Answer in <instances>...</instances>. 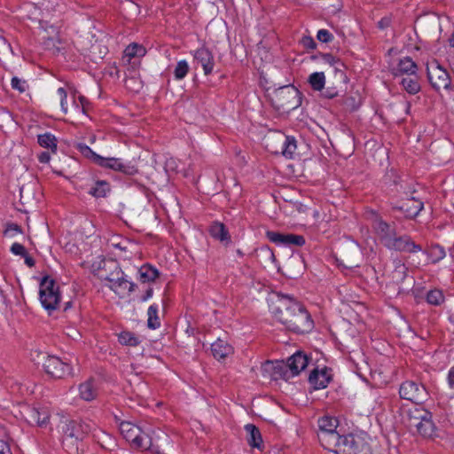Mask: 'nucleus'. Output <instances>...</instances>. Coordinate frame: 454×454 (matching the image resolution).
<instances>
[{
	"mask_svg": "<svg viewBox=\"0 0 454 454\" xmlns=\"http://www.w3.org/2000/svg\"><path fill=\"white\" fill-rule=\"evenodd\" d=\"M271 309L275 318L291 331L303 333L313 328V321L308 311L289 295H278Z\"/></svg>",
	"mask_w": 454,
	"mask_h": 454,
	"instance_id": "1",
	"label": "nucleus"
},
{
	"mask_svg": "<svg viewBox=\"0 0 454 454\" xmlns=\"http://www.w3.org/2000/svg\"><path fill=\"white\" fill-rule=\"evenodd\" d=\"M39 298L42 306L49 312L58 309L60 301V294L59 286L55 281L43 277L40 282Z\"/></svg>",
	"mask_w": 454,
	"mask_h": 454,
	"instance_id": "2",
	"label": "nucleus"
},
{
	"mask_svg": "<svg viewBox=\"0 0 454 454\" xmlns=\"http://www.w3.org/2000/svg\"><path fill=\"white\" fill-rule=\"evenodd\" d=\"M120 432L135 448L146 450L151 447L149 434L131 422L122 421L120 424Z\"/></svg>",
	"mask_w": 454,
	"mask_h": 454,
	"instance_id": "3",
	"label": "nucleus"
},
{
	"mask_svg": "<svg viewBox=\"0 0 454 454\" xmlns=\"http://www.w3.org/2000/svg\"><path fill=\"white\" fill-rule=\"evenodd\" d=\"M37 358L43 363L45 372L55 379H64L73 374L72 366L56 356L38 353Z\"/></svg>",
	"mask_w": 454,
	"mask_h": 454,
	"instance_id": "4",
	"label": "nucleus"
},
{
	"mask_svg": "<svg viewBox=\"0 0 454 454\" xmlns=\"http://www.w3.org/2000/svg\"><path fill=\"white\" fill-rule=\"evenodd\" d=\"M319 434L318 438L321 444L328 450H332L333 446L342 438L337 432L338 419L331 416H324L318 420Z\"/></svg>",
	"mask_w": 454,
	"mask_h": 454,
	"instance_id": "5",
	"label": "nucleus"
},
{
	"mask_svg": "<svg viewBox=\"0 0 454 454\" xmlns=\"http://www.w3.org/2000/svg\"><path fill=\"white\" fill-rule=\"evenodd\" d=\"M107 286L120 298L129 295L135 290L136 285L127 278L121 269L116 267L114 271L105 278Z\"/></svg>",
	"mask_w": 454,
	"mask_h": 454,
	"instance_id": "6",
	"label": "nucleus"
},
{
	"mask_svg": "<svg viewBox=\"0 0 454 454\" xmlns=\"http://www.w3.org/2000/svg\"><path fill=\"white\" fill-rule=\"evenodd\" d=\"M331 450L335 454H371L369 445L351 434L342 436Z\"/></svg>",
	"mask_w": 454,
	"mask_h": 454,
	"instance_id": "7",
	"label": "nucleus"
},
{
	"mask_svg": "<svg viewBox=\"0 0 454 454\" xmlns=\"http://www.w3.org/2000/svg\"><path fill=\"white\" fill-rule=\"evenodd\" d=\"M278 107L284 111H291L298 108L301 104L300 91L294 86L280 88L275 95Z\"/></svg>",
	"mask_w": 454,
	"mask_h": 454,
	"instance_id": "8",
	"label": "nucleus"
},
{
	"mask_svg": "<svg viewBox=\"0 0 454 454\" xmlns=\"http://www.w3.org/2000/svg\"><path fill=\"white\" fill-rule=\"evenodd\" d=\"M427 71L428 80L436 90H447L450 87V77L438 61L433 60L428 63Z\"/></svg>",
	"mask_w": 454,
	"mask_h": 454,
	"instance_id": "9",
	"label": "nucleus"
},
{
	"mask_svg": "<svg viewBox=\"0 0 454 454\" xmlns=\"http://www.w3.org/2000/svg\"><path fill=\"white\" fill-rule=\"evenodd\" d=\"M400 396L403 399L419 403L427 397V392L423 386L412 380L404 381L399 388Z\"/></svg>",
	"mask_w": 454,
	"mask_h": 454,
	"instance_id": "10",
	"label": "nucleus"
},
{
	"mask_svg": "<svg viewBox=\"0 0 454 454\" xmlns=\"http://www.w3.org/2000/svg\"><path fill=\"white\" fill-rule=\"evenodd\" d=\"M90 431V427L87 424L78 423L75 421H70L66 424L63 428V438L64 441H71L74 443L79 440H82Z\"/></svg>",
	"mask_w": 454,
	"mask_h": 454,
	"instance_id": "11",
	"label": "nucleus"
},
{
	"mask_svg": "<svg viewBox=\"0 0 454 454\" xmlns=\"http://www.w3.org/2000/svg\"><path fill=\"white\" fill-rule=\"evenodd\" d=\"M387 247L391 250L407 253H418L422 250V247L415 244L410 237H397L396 234L392 239L387 240Z\"/></svg>",
	"mask_w": 454,
	"mask_h": 454,
	"instance_id": "12",
	"label": "nucleus"
},
{
	"mask_svg": "<svg viewBox=\"0 0 454 454\" xmlns=\"http://www.w3.org/2000/svg\"><path fill=\"white\" fill-rule=\"evenodd\" d=\"M194 62L202 67L205 75L212 74L215 67V59L213 53L205 47L197 49L192 52Z\"/></svg>",
	"mask_w": 454,
	"mask_h": 454,
	"instance_id": "13",
	"label": "nucleus"
},
{
	"mask_svg": "<svg viewBox=\"0 0 454 454\" xmlns=\"http://www.w3.org/2000/svg\"><path fill=\"white\" fill-rule=\"evenodd\" d=\"M267 237L271 242L277 245L301 247L305 244V239L301 235L268 231Z\"/></svg>",
	"mask_w": 454,
	"mask_h": 454,
	"instance_id": "14",
	"label": "nucleus"
},
{
	"mask_svg": "<svg viewBox=\"0 0 454 454\" xmlns=\"http://www.w3.org/2000/svg\"><path fill=\"white\" fill-rule=\"evenodd\" d=\"M426 416H428V411L421 406L415 405L404 411L403 420L407 427L413 431Z\"/></svg>",
	"mask_w": 454,
	"mask_h": 454,
	"instance_id": "15",
	"label": "nucleus"
},
{
	"mask_svg": "<svg viewBox=\"0 0 454 454\" xmlns=\"http://www.w3.org/2000/svg\"><path fill=\"white\" fill-rule=\"evenodd\" d=\"M372 227L378 235L380 242L387 247V240L392 239L396 234L394 228H392L386 222L380 218H376L373 222Z\"/></svg>",
	"mask_w": 454,
	"mask_h": 454,
	"instance_id": "16",
	"label": "nucleus"
},
{
	"mask_svg": "<svg viewBox=\"0 0 454 454\" xmlns=\"http://www.w3.org/2000/svg\"><path fill=\"white\" fill-rule=\"evenodd\" d=\"M417 72V65L410 57H404L398 60L395 67L392 68V74L397 76L413 75Z\"/></svg>",
	"mask_w": 454,
	"mask_h": 454,
	"instance_id": "17",
	"label": "nucleus"
},
{
	"mask_svg": "<svg viewBox=\"0 0 454 454\" xmlns=\"http://www.w3.org/2000/svg\"><path fill=\"white\" fill-rule=\"evenodd\" d=\"M331 377L326 369L314 370L310 372L309 381L315 389H322L327 387Z\"/></svg>",
	"mask_w": 454,
	"mask_h": 454,
	"instance_id": "18",
	"label": "nucleus"
},
{
	"mask_svg": "<svg viewBox=\"0 0 454 454\" xmlns=\"http://www.w3.org/2000/svg\"><path fill=\"white\" fill-rule=\"evenodd\" d=\"M211 352L215 359L222 360L233 353V348L226 340L218 338L211 344Z\"/></svg>",
	"mask_w": 454,
	"mask_h": 454,
	"instance_id": "19",
	"label": "nucleus"
},
{
	"mask_svg": "<svg viewBox=\"0 0 454 454\" xmlns=\"http://www.w3.org/2000/svg\"><path fill=\"white\" fill-rule=\"evenodd\" d=\"M309 359L306 355L301 352H296L288 359V367L292 374L298 375L308 365Z\"/></svg>",
	"mask_w": 454,
	"mask_h": 454,
	"instance_id": "20",
	"label": "nucleus"
},
{
	"mask_svg": "<svg viewBox=\"0 0 454 454\" xmlns=\"http://www.w3.org/2000/svg\"><path fill=\"white\" fill-rule=\"evenodd\" d=\"M26 419L30 424L43 426L49 420V412L44 409L39 410L37 408H28Z\"/></svg>",
	"mask_w": 454,
	"mask_h": 454,
	"instance_id": "21",
	"label": "nucleus"
},
{
	"mask_svg": "<svg viewBox=\"0 0 454 454\" xmlns=\"http://www.w3.org/2000/svg\"><path fill=\"white\" fill-rule=\"evenodd\" d=\"M97 164L100 167L111 168L124 173L127 172L128 168V166L125 165L119 158H104L102 156H99V158H98Z\"/></svg>",
	"mask_w": 454,
	"mask_h": 454,
	"instance_id": "22",
	"label": "nucleus"
},
{
	"mask_svg": "<svg viewBox=\"0 0 454 454\" xmlns=\"http://www.w3.org/2000/svg\"><path fill=\"white\" fill-rule=\"evenodd\" d=\"M80 397L87 402L92 401L96 398L98 392L93 380H89L79 386Z\"/></svg>",
	"mask_w": 454,
	"mask_h": 454,
	"instance_id": "23",
	"label": "nucleus"
},
{
	"mask_svg": "<svg viewBox=\"0 0 454 454\" xmlns=\"http://www.w3.org/2000/svg\"><path fill=\"white\" fill-rule=\"evenodd\" d=\"M279 137L282 140V154L288 159L294 158L297 149L295 138L294 137L283 135H280Z\"/></svg>",
	"mask_w": 454,
	"mask_h": 454,
	"instance_id": "24",
	"label": "nucleus"
},
{
	"mask_svg": "<svg viewBox=\"0 0 454 454\" xmlns=\"http://www.w3.org/2000/svg\"><path fill=\"white\" fill-rule=\"evenodd\" d=\"M414 430L424 437H431L434 435V424L432 420L431 412L428 411V416H426Z\"/></svg>",
	"mask_w": 454,
	"mask_h": 454,
	"instance_id": "25",
	"label": "nucleus"
},
{
	"mask_svg": "<svg viewBox=\"0 0 454 454\" xmlns=\"http://www.w3.org/2000/svg\"><path fill=\"white\" fill-rule=\"evenodd\" d=\"M414 430L424 437H431L434 435V424L432 420L431 412L428 411V416H426Z\"/></svg>",
	"mask_w": 454,
	"mask_h": 454,
	"instance_id": "26",
	"label": "nucleus"
},
{
	"mask_svg": "<svg viewBox=\"0 0 454 454\" xmlns=\"http://www.w3.org/2000/svg\"><path fill=\"white\" fill-rule=\"evenodd\" d=\"M209 232L214 239L221 242L228 243L231 239L228 231L226 230L224 224L222 223H214L210 226Z\"/></svg>",
	"mask_w": 454,
	"mask_h": 454,
	"instance_id": "27",
	"label": "nucleus"
},
{
	"mask_svg": "<svg viewBox=\"0 0 454 454\" xmlns=\"http://www.w3.org/2000/svg\"><path fill=\"white\" fill-rule=\"evenodd\" d=\"M393 263L394 270L390 272L389 277L393 284L398 285L402 283L407 277V268L400 261H395Z\"/></svg>",
	"mask_w": 454,
	"mask_h": 454,
	"instance_id": "28",
	"label": "nucleus"
},
{
	"mask_svg": "<svg viewBox=\"0 0 454 454\" xmlns=\"http://www.w3.org/2000/svg\"><path fill=\"white\" fill-rule=\"evenodd\" d=\"M400 83L403 86V90L407 91L409 94L414 95L420 90V85L419 83V80L416 74L413 75H407L405 77H403Z\"/></svg>",
	"mask_w": 454,
	"mask_h": 454,
	"instance_id": "29",
	"label": "nucleus"
},
{
	"mask_svg": "<svg viewBox=\"0 0 454 454\" xmlns=\"http://www.w3.org/2000/svg\"><path fill=\"white\" fill-rule=\"evenodd\" d=\"M245 430L248 434L247 442L249 445L260 449L262 441L259 429L253 424H247L245 426Z\"/></svg>",
	"mask_w": 454,
	"mask_h": 454,
	"instance_id": "30",
	"label": "nucleus"
},
{
	"mask_svg": "<svg viewBox=\"0 0 454 454\" xmlns=\"http://www.w3.org/2000/svg\"><path fill=\"white\" fill-rule=\"evenodd\" d=\"M139 280L143 283L153 282L159 277V271L154 267L145 264L138 270Z\"/></svg>",
	"mask_w": 454,
	"mask_h": 454,
	"instance_id": "31",
	"label": "nucleus"
},
{
	"mask_svg": "<svg viewBox=\"0 0 454 454\" xmlns=\"http://www.w3.org/2000/svg\"><path fill=\"white\" fill-rule=\"evenodd\" d=\"M402 210L405 211L407 216L415 217L423 209V203L416 200H408L407 203H403L401 207Z\"/></svg>",
	"mask_w": 454,
	"mask_h": 454,
	"instance_id": "32",
	"label": "nucleus"
},
{
	"mask_svg": "<svg viewBox=\"0 0 454 454\" xmlns=\"http://www.w3.org/2000/svg\"><path fill=\"white\" fill-rule=\"evenodd\" d=\"M110 192V185L107 182L100 180L95 182L89 191V193L95 198H104Z\"/></svg>",
	"mask_w": 454,
	"mask_h": 454,
	"instance_id": "33",
	"label": "nucleus"
},
{
	"mask_svg": "<svg viewBox=\"0 0 454 454\" xmlns=\"http://www.w3.org/2000/svg\"><path fill=\"white\" fill-rule=\"evenodd\" d=\"M146 53L145 48L137 43L129 44L124 50V57L129 59V61L133 58H141Z\"/></svg>",
	"mask_w": 454,
	"mask_h": 454,
	"instance_id": "34",
	"label": "nucleus"
},
{
	"mask_svg": "<svg viewBox=\"0 0 454 454\" xmlns=\"http://www.w3.org/2000/svg\"><path fill=\"white\" fill-rule=\"evenodd\" d=\"M37 142L42 147L50 149L53 153L57 150V139L51 133L46 132L38 135Z\"/></svg>",
	"mask_w": 454,
	"mask_h": 454,
	"instance_id": "35",
	"label": "nucleus"
},
{
	"mask_svg": "<svg viewBox=\"0 0 454 454\" xmlns=\"http://www.w3.org/2000/svg\"><path fill=\"white\" fill-rule=\"evenodd\" d=\"M118 340L121 345L137 347L140 344V338L135 333L128 331H123L119 333Z\"/></svg>",
	"mask_w": 454,
	"mask_h": 454,
	"instance_id": "36",
	"label": "nucleus"
},
{
	"mask_svg": "<svg viewBox=\"0 0 454 454\" xmlns=\"http://www.w3.org/2000/svg\"><path fill=\"white\" fill-rule=\"evenodd\" d=\"M308 82L314 90L320 91L325 84V75L324 72H315L309 74Z\"/></svg>",
	"mask_w": 454,
	"mask_h": 454,
	"instance_id": "37",
	"label": "nucleus"
},
{
	"mask_svg": "<svg viewBox=\"0 0 454 454\" xmlns=\"http://www.w3.org/2000/svg\"><path fill=\"white\" fill-rule=\"evenodd\" d=\"M159 307L157 304H152L147 309V325L151 329H157L160 325L158 317Z\"/></svg>",
	"mask_w": 454,
	"mask_h": 454,
	"instance_id": "38",
	"label": "nucleus"
},
{
	"mask_svg": "<svg viewBox=\"0 0 454 454\" xmlns=\"http://www.w3.org/2000/svg\"><path fill=\"white\" fill-rule=\"evenodd\" d=\"M11 439L10 432L0 426V454H12L7 441Z\"/></svg>",
	"mask_w": 454,
	"mask_h": 454,
	"instance_id": "39",
	"label": "nucleus"
},
{
	"mask_svg": "<svg viewBox=\"0 0 454 454\" xmlns=\"http://www.w3.org/2000/svg\"><path fill=\"white\" fill-rule=\"evenodd\" d=\"M190 70V66L185 59L179 60L174 69V76L176 80H183Z\"/></svg>",
	"mask_w": 454,
	"mask_h": 454,
	"instance_id": "40",
	"label": "nucleus"
},
{
	"mask_svg": "<svg viewBox=\"0 0 454 454\" xmlns=\"http://www.w3.org/2000/svg\"><path fill=\"white\" fill-rule=\"evenodd\" d=\"M262 373L264 377L269 374L270 379H277V375L279 374L278 366H276L272 362L266 361L261 366Z\"/></svg>",
	"mask_w": 454,
	"mask_h": 454,
	"instance_id": "41",
	"label": "nucleus"
},
{
	"mask_svg": "<svg viewBox=\"0 0 454 454\" xmlns=\"http://www.w3.org/2000/svg\"><path fill=\"white\" fill-rule=\"evenodd\" d=\"M444 301L443 294L441 290H431L427 294V301L431 305H440Z\"/></svg>",
	"mask_w": 454,
	"mask_h": 454,
	"instance_id": "42",
	"label": "nucleus"
},
{
	"mask_svg": "<svg viewBox=\"0 0 454 454\" xmlns=\"http://www.w3.org/2000/svg\"><path fill=\"white\" fill-rule=\"evenodd\" d=\"M76 148L84 157L91 160L97 164L98 158H99L100 155L93 152L87 145L80 143L76 145Z\"/></svg>",
	"mask_w": 454,
	"mask_h": 454,
	"instance_id": "43",
	"label": "nucleus"
},
{
	"mask_svg": "<svg viewBox=\"0 0 454 454\" xmlns=\"http://www.w3.org/2000/svg\"><path fill=\"white\" fill-rule=\"evenodd\" d=\"M11 85L13 90H18L20 93L25 92L28 88L27 81L20 79L17 76L12 78Z\"/></svg>",
	"mask_w": 454,
	"mask_h": 454,
	"instance_id": "44",
	"label": "nucleus"
},
{
	"mask_svg": "<svg viewBox=\"0 0 454 454\" xmlns=\"http://www.w3.org/2000/svg\"><path fill=\"white\" fill-rule=\"evenodd\" d=\"M323 60L325 63L334 67L337 71L342 74L341 67H343V64L340 61V59H336L331 54H325L323 55Z\"/></svg>",
	"mask_w": 454,
	"mask_h": 454,
	"instance_id": "45",
	"label": "nucleus"
},
{
	"mask_svg": "<svg viewBox=\"0 0 454 454\" xmlns=\"http://www.w3.org/2000/svg\"><path fill=\"white\" fill-rule=\"evenodd\" d=\"M59 98H60V106H61V110L64 114H67V91L65 90L64 88H59L58 90H57Z\"/></svg>",
	"mask_w": 454,
	"mask_h": 454,
	"instance_id": "46",
	"label": "nucleus"
},
{
	"mask_svg": "<svg viewBox=\"0 0 454 454\" xmlns=\"http://www.w3.org/2000/svg\"><path fill=\"white\" fill-rule=\"evenodd\" d=\"M317 38L322 43H328L333 39V35L326 29L317 31Z\"/></svg>",
	"mask_w": 454,
	"mask_h": 454,
	"instance_id": "47",
	"label": "nucleus"
},
{
	"mask_svg": "<svg viewBox=\"0 0 454 454\" xmlns=\"http://www.w3.org/2000/svg\"><path fill=\"white\" fill-rule=\"evenodd\" d=\"M79 101H80L81 105L77 104L75 100L74 101V111L78 114H82L83 115H86V106H85L86 99L83 97L80 96Z\"/></svg>",
	"mask_w": 454,
	"mask_h": 454,
	"instance_id": "48",
	"label": "nucleus"
},
{
	"mask_svg": "<svg viewBox=\"0 0 454 454\" xmlns=\"http://www.w3.org/2000/svg\"><path fill=\"white\" fill-rule=\"evenodd\" d=\"M10 251L15 255L24 256L27 254V250L22 244L13 243L10 248Z\"/></svg>",
	"mask_w": 454,
	"mask_h": 454,
	"instance_id": "49",
	"label": "nucleus"
},
{
	"mask_svg": "<svg viewBox=\"0 0 454 454\" xmlns=\"http://www.w3.org/2000/svg\"><path fill=\"white\" fill-rule=\"evenodd\" d=\"M21 232L20 227L16 223H10L7 225L5 230V234L13 237L16 234H19Z\"/></svg>",
	"mask_w": 454,
	"mask_h": 454,
	"instance_id": "50",
	"label": "nucleus"
},
{
	"mask_svg": "<svg viewBox=\"0 0 454 454\" xmlns=\"http://www.w3.org/2000/svg\"><path fill=\"white\" fill-rule=\"evenodd\" d=\"M302 44L308 48V49H315L316 48V43L310 36H304L302 38Z\"/></svg>",
	"mask_w": 454,
	"mask_h": 454,
	"instance_id": "51",
	"label": "nucleus"
},
{
	"mask_svg": "<svg viewBox=\"0 0 454 454\" xmlns=\"http://www.w3.org/2000/svg\"><path fill=\"white\" fill-rule=\"evenodd\" d=\"M390 23H391V18L390 17H383L379 22H378V27L380 28V29H385L387 27H388L390 26Z\"/></svg>",
	"mask_w": 454,
	"mask_h": 454,
	"instance_id": "52",
	"label": "nucleus"
},
{
	"mask_svg": "<svg viewBox=\"0 0 454 454\" xmlns=\"http://www.w3.org/2000/svg\"><path fill=\"white\" fill-rule=\"evenodd\" d=\"M38 160L41 163H48L51 160L49 153L43 152L38 155Z\"/></svg>",
	"mask_w": 454,
	"mask_h": 454,
	"instance_id": "53",
	"label": "nucleus"
},
{
	"mask_svg": "<svg viewBox=\"0 0 454 454\" xmlns=\"http://www.w3.org/2000/svg\"><path fill=\"white\" fill-rule=\"evenodd\" d=\"M448 382L450 388H454V367H452L448 373Z\"/></svg>",
	"mask_w": 454,
	"mask_h": 454,
	"instance_id": "54",
	"label": "nucleus"
},
{
	"mask_svg": "<svg viewBox=\"0 0 454 454\" xmlns=\"http://www.w3.org/2000/svg\"><path fill=\"white\" fill-rule=\"evenodd\" d=\"M24 260H25V263L28 266V267H33L35 266V260L27 254V253L23 256Z\"/></svg>",
	"mask_w": 454,
	"mask_h": 454,
	"instance_id": "55",
	"label": "nucleus"
},
{
	"mask_svg": "<svg viewBox=\"0 0 454 454\" xmlns=\"http://www.w3.org/2000/svg\"><path fill=\"white\" fill-rule=\"evenodd\" d=\"M153 288H149L146 291L145 294L142 297V301H146L147 300L152 298L153 297Z\"/></svg>",
	"mask_w": 454,
	"mask_h": 454,
	"instance_id": "56",
	"label": "nucleus"
},
{
	"mask_svg": "<svg viewBox=\"0 0 454 454\" xmlns=\"http://www.w3.org/2000/svg\"><path fill=\"white\" fill-rule=\"evenodd\" d=\"M450 44L451 47L454 48V33L452 34L450 39Z\"/></svg>",
	"mask_w": 454,
	"mask_h": 454,
	"instance_id": "57",
	"label": "nucleus"
},
{
	"mask_svg": "<svg viewBox=\"0 0 454 454\" xmlns=\"http://www.w3.org/2000/svg\"><path fill=\"white\" fill-rule=\"evenodd\" d=\"M114 247H118V248H120V249H122V247H121L120 245H114Z\"/></svg>",
	"mask_w": 454,
	"mask_h": 454,
	"instance_id": "58",
	"label": "nucleus"
},
{
	"mask_svg": "<svg viewBox=\"0 0 454 454\" xmlns=\"http://www.w3.org/2000/svg\"><path fill=\"white\" fill-rule=\"evenodd\" d=\"M441 253H442V255H441V257H444V256H445V254H444V252H443L442 250H441Z\"/></svg>",
	"mask_w": 454,
	"mask_h": 454,
	"instance_id": "59",
	"label": "nucleus"
},
{
	"mask_svg": "<svg viewBox=\"0 0 454 454\" xmlns=\"http://www.w3.org/2000/svg\"><path fill=\"white\" fill-rule=\"evenodd\" d=\"M409 109H410V105L408 104V105H407V107H406V112H408V111H409Z\"/></svg>",
	"mask_w": 454,
	"mask_h": 454,
	"instance_id": "60",
	"label": "nucleus"
}]
</instances>
